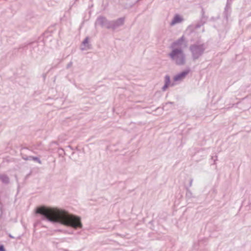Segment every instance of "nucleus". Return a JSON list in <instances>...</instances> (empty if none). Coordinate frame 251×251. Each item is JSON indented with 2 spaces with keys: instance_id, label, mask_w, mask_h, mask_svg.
Instances as JSON below:
<instances>
[{
  "instance_id": "obj_15",
  "label": "nucleus",
  "mask_w": 251,
  "mask_h": 251,
  "mask_svg": "<svg viewBox=\"0 0 251 251\" xmlns=\"http://www.w3.org/2000/svg\"><path fill=\"white\" fill-rule=\"evenodd\" d=\"M205 23L204 22L200 20V21L197 23L195 26V28L197 29L201 27L202 25H203Z\"/></svg>"
},
{
  "instance_id": "obj_3",
  "label": "nucleus",
  "mask_w": 251,
  "mask_h": 251,
  "mask_svg": "<svg viewBox=\"0 0 251 251\" xmlns=\"http://www.w3.org/2000/svg\"><path fill=\"white\" fill-rule=\"evenodd\" d=\"M168 56L177 66H183L186 63V54L182 48L172 49Z\"/></svg>"
},
{
  "instance_id": "obj_32",
  "label": "nucleus",
  "mask_w": 251,
  "mask_h": 251,
  "mask_svg": "<svg viewBox=\"0 0 251 251\" xmlns=\"http://www.w3.org/2000/svg\"><path fill=\"white\" fill-rule=\"evenodd\" d=\"M26 149H27V148H22L21 149V151H23V150H26Z\"/></svg>"
},
{
  "instance_id": "obj_11",
  "label": "nucleus",
  "mask_w": 251,
  "mask_h": 251,
  "mask_svg": "<svg viewBox=\"0 0 251 251\" xmlns=\"http://www.w3.org/2000/svg\"><path fill=\"white\" fill-rule=\"evenodd\" d=\"M185 189L186 191L185 197L187 200H189V199L194 197L192 192L190 190L189 187H188V186L185 187Z\"/></svg>"
},
{
  "instance_id": "obj_19",
  "label": "nucleus",
  "mask_w": 251,
  "mask_h": 251,
  "mask_svg": "<svg viewBox=\"0 0 251 251\" xmlns=\"http://www.w3.org/2000/svg\"><path fill=\"white\" fill-rule=\"evenodd\" d=\"M41 225V222L40 220H37L34 224V226Z\"/></svg>"
},
{
  "instance_id": "obj_28",
  "label": "nucleus",
  "mask_w": 251,
  "mask_h": 251,
  "mask_svg": "<svg viewBox=\"0 0 251 251\" xmlns=\"http://www.w3.org/2000/svg\"><path fill=\"white\" fill-rule=\"evenodd\" d=\"M232 0H227L226 3L231 5Z\"/></svg>"
},
{
  "instance_id": "obj_27",
  "label": "nucleus",
  "mask_w": 251,
  "mask_h": 251,
  "mask_svg": "<svg viewBox=\"0 0 251 251\" xmlns=\"http://www.w3.org/2000/svg\"><path fill=\"white\" fill-rule=\"evenodd\" d=\"M173 102H167V103H166L165 105H163V109H164V107H165V105H167V104H173Z\"/></svg>"
},
{
  "instance_id": "obj_26",
  "label": "nucleus",
  "mask_w": 251,
  "mask_h": 251,
  "mask_svg": "<svg viewBox=\"0 0 251 251\" xmlns=\"http://www.w3.org/2000/svg\"><path fill=\"white\" fill-rule=\"evenodd\" d=\"M215 157L216 158L215 159H214V156H212V157H211V159L214 160V163L215 162L216 160H217V156H216H216H215Z\"/></svg>"
},
{
  "instance_id": "obj_33",
  "label": "nucleus",
  "mask_w": 251,
  "mask_h": 251,
  "mask_svg": "<svg viewBox=\"0 0 251 251\" xmlns=\"http://www.w3.org/2000/svg\"><path fill=\"white\" fill-rule=\"evenodd\" d=\"M56 67V66H52L51 68L50 69V70L51 69H53V68H55Z\"/></svg>"
},
{
  "instance_id": "obj_29",
  "label": "nucleus",
  "mask_w": 251,
  "mask_h": 251,
  "mask_svg": "<svg viewBox=\"0 0 251 251\" xmlns=\"http://www.w3.org/2000/svg\"><path fill=\"white\" fill-rule=\"evenodd\" d=\"M204 13H205V12H204V10L203 9V8H202L201 9V15H204Z\"/></svg>"
},
{
  "instance_id": "obj_17",
  "label": "nucleus",
  "mask_w": 251,
  "mask_h": 251,
  "mask_svg": "<svg viewBox=\"0 0 251 251\" xmlns=\"http://www.w3.org/2000/svg\"><path fill=\"white\" fill-rule=\"evenodd\" d=\"M207 19H208V17L207 16H206L205 15V14L204 15H202L201 16V21L204 22L205 23H206L207 20Z\"/></svg>"
},
{
  "instance_id": "obj_12",
  "label": "nucleus",
  "mask_w": 251,
  "mask_h": 251,
  "mask_svg": "<svg viewBox=\"0 0 251 251\" xmlns=\"http://www.w3.org/2000/svg\"><path fill=\"white\" fill-rule=\"evenodd\" d=\"M0 180L4 184H8L9 182V178L6 175H1L0 176Z\"/></svg>"
},
{
  "instance_id": "obj_13",
  "label": "nucleus",
  "mask_w": 251,
  "mask_h": 251,
  "mask_svg": "<svg viewBox=\"0 0 251 251\" xmlns=\"http://www.w3.org/2000/svg\"><path fill=\"white\" fill-rule=\"evenodd\" d=\"M82 44L86 47V49H90L91 45L89 44V37H86L83 41Z\"/></svg>"
},
{
  "instance_id": "obj_24",
  "label": "nucleus",
  "mask_w": 251,
  "mask_h": 251,
  "mask_svg": "<svg viewBox=\"0 0 251 251\" xmlns=\"http://www.w3.org/2000/svg\"><path fill=\"white\" fill-rule=\"evenodd\" d=\"M193 178H191L190 179V181H189V186L188 187H190L192 186V183H193Z\"/></svg>"
},
{
  "instance_id": "obj_16",
  "label": "nucleus",
  "mask_w": 251,
  "mask_h": 251,
  "mask_svg": "<svg viewBox=\"0 0 251 251\" xmlns=\"http://www.w3.org/2000/svg\"><path fill=\"white\" fill-rule=\"evenodd\" d=\"M32 160L34 161L37 162V163H38L40 164H42V163L40 158H39L38 157H37V156H34V157L32 158Z\"/></svg>"
},
{
  "instance_id": "obj_23",
  "label": "nucleus",
  "mask_w": 251,
  "mask_h": 251,
  "mask_svg": "<svg viewBox=\"0 0 251 251\" xmlns=\"http://www.w3.org/2000/svg\"><path fill=\"white\" fill-rule=\"evenodd\" d=\"M0 251H6L4 246L3 245H0Z\"/></svg>"
},
{
  "instance_id": "obj_7",
  "label": "nucleus",
  "mask_w": 251,
  "mask_h": 251,
  "mask_svg": "<svg viewBox=\"0 0 251 251\" xmlns=\"http://www.w3.org/2000/svg\"><path fill=\"white\" fill-rule=\"evenodd\" d=\"M231 12V4L226 3L223 12L224 18L226 20V21H228V18L230 16Z\"/></svg>"
},
{
  "instance_id": "obj_4",
  "label": "nucleus",
  "mask_w": 251,
  "mask_h": 251,
  "mask_svg": "<svg viewBox=\"0 0 251 251\" xmlns=\"http://www.w3.org/2000/svg\"><path fill=\"white\" fill-rule=\"evenodd\" d=\"M206 48L205 45L204 43L200 44L196 43L191 45L189 47V50L191 52L193 60H197L204 53Z\"/></svg>"
},
{
  "instance_id": "obj_25",
  "label": "nucleus",
  "mask_w": 251,
  "mask_h": 251,
  "mask_svg": "<svg viewBox=\"0 0 251 251\" xmlns=\"http://www.w3.org/2000/svg\"><path fill=\"white\" fill-rule=\"evenodd\" d=\"M72 65V62H70L67 66V68L68 69L71 67Z\"/></svg>"
},
{
  "instance_id": "obj_34",
  "label": "nucleus",
  "mask_w": 251,
  "mask_h": 251,
  "mask_svg": "<svg viewBox=\"0 0 251 251\" xmlns=\"http://www.w3.org/2000/svg\"><path fill=\"white\" fill-rule=\"evenodd\" d=\"M85 49H84V48H81V50H84Z\"/></svg>"
},
{
  "instance_id": "obj_14",
  "label": "nucleus",
  "mask_w": 251,
  "mask_h": 251,
  "mask_svg": "<svg viewBox=\"0 0 251 251\" xmlns=\"http://www.w3.org/2000/svg\"><path fill=\"white\" fill-rule=\"evenodd\" d=\"M165 84L168 85H171L170 77L169 75H166L164 78Z\"/></svg>"
},
{
  "instance_id": "obj_2",
  "label": "nucleus",
  "mask_w": 251,
  "mask_h": 251,
  "mask_svg": "<svg viewBox=\"0 0 251 251\" xmlns=\"http://www.w3.org/2000/svg\"><path fill=\"white\" fill-rule=\"evenodd\" d=\"M125 17H121L116 20L109 21L105 17L100 16L97 17L95 25L96 26L99 25L101 27L115 30L123 26L125 24Z\"/></svg>"
},
{
  "instance_id": "obj_6",
  "label": "nucleus",
  "mask_w": 251,
  "mask_h": 251,
  "mask_svg": "<svg viewBox=\"0 0 251 251\" xmlns=\"http://www.w3.org/2000/svg\"><path fill=\"white\" fill-rule=\"evenodd\" d=\"M38 46V43L36 41L29 43L27 44L21 45L19 47V49L27 50L29 48L30 49V51L32 53V50L37 48Z\"/></svg>"
},
{
  "instance_id": "obj_20",
  "label": "nucleus",
  "mask_w": 251,
  "mask_h": 251,
  "mask_svg": "<svg viewBox=\"0 0 251 251\" xmlns=\"http://www.w3.org/2000/svg\"><path fill=\"white\" fill-rule=\"evenodd\" d=\"M169 86L170 85L164 84V86L162 88V91H165L169 87Z\"/></svg>"
},
{
  "instance_id": "obj_8",
  "label": "nucleus",
  "mask_w": 251,
  "mask_h": 251,
  "mask_svg": "<svg viewBox=\"0 0 251 251\" xmlns=\"http://www.w3.org/2000/svg\"><path fill=\"white\" fill-rule=\"evenodd\" d=\"M184 41V37L182 36L177 40L174 42L171 46L172 49L174 48H181L180 46L182 45V42Z\"/></svg>"
},
{
  "instance_id": "obj_22",
  "label": "nucleus",
  "mask_w": 251,
  "mask_h": 251,
  "mask_svg": "<svg viewBox=\"0 0 251 251\" xmlns=\"http://www.w3.org/2000/svg\"><path fill=\"white\" fill-rule=\"evenodd\" d=\"M34 156H28V157L27 158H25V160H32V158H33Z\"/></svg>"
},
{
  "instance_id": "obj_10",
  "label": "nucleus",
  "mask_w": 251,
  "mask_h": 251,
  "mask_svg": "<svg viewBox=\"0 0 251 251\" xmlns=\"http://www.w3.org/2000/svg\"><path fill=\"white\" fill-rule=\"evenodd\" d=\"M207 244V240L206 239H203L201 240H200L198 242L197 245H195L194 248L197 250H203V248L204 246Z\"/></svg>"
},
{
  "instance_id": "obj_21",
  "label": "nucleus",
  "mask_w": 251,
  "mask_h": 251,
  "mask_svg": "<svg viewBox=\"0 0 251 251\" xmlns=\"http://www.w3.org/2000/svg\"><path fill=\"white\" fill-rule=\"evenodd\" d=\"M21 155L22 156V159L24 160H25V158L28 157V156H27L26 154H24L23 152H21Z\"/></svg>"
},
{
  "instance_id": "obj_5",
  "label": "nucleus",
  "mask_w": 251,
  "mask_h": 251,
  "mask_svg": "<svg viewBox=\"0 0 251 251\" xmlns=\"http://www.w3.org/2000/svg\"><path fill=\"white\" fill-rule=\"evenodd\" d=\"M191 70L189 68L184 70L180 73L176 74L174 77V80L175 81H178L183 79L186 75L190 72Z\"/></svg>"
},
{
  "instance_id": "obj_9",
  "label": "nucleus",
  "mask_w": 251,
  "mask_h": 251,
  "mask_svg": "<svg viewBox=\"0 0 251 251\" xmlns=\"http://www.w3.org/2000/svg\"><path fill=\"white\" fill-rule=\"evenodd\" d=\"M183 20V18L179 15L176 14L170 23L171 25H174L176 24L181 23Z\"/></svg>"
},
{
  "instance_id": "obj_18",
  "label": "nucleus",
  "mask_w": 251,
  "mask_h": 251,
  "mask_svg": "<svg viewBox=\"0 0 251 251\" xmlns=\"http://www.w3.org/2000/svg\"><path fill=\"white\" fill-rule=\"evenodd\" d=\"M58 152H59V155H62L63 154H65L64 150L62 148H59L58 149Z\"/></svg>"
},
{
  "instance_id": "obj_31",
  "label": "nucleus",
  "mask_w": 251,
  "mask_h": 251,
  "mask_svg": "<svg viewBox=\"0 0 251 251\" xmlns=\"http://www.w3.org/2000/svg\"><path fill=\"white\" fill-rule=\"evenodd\" d=\"M9 236L11 238H12V239L14 238V237L12 235H11V234H9Z\"/></svg>"
},
{
  "instance_id": "obj_1",
  "label": "nucleus",
  "mask_w": 251,
  "mask_h": 251,
  "mask_svg": "<svg viewBox=\"0 0 251 251\" xmlns=\"http://www.w3.org/2000/svg\"><path fill=\"white\" fill-rule=\"evenodd\" d=\"M35 212L40 216L41 220L53 224H59L74 229L82 227L80 217L64 209L43 206L37 207Z\"/></svg>"
},
{
  "instance_id": "obj_30",
  "label": "nucleus",
  "mask_w": 251,
  "mask_h": 251,
  "mask_svg": "<svg viewBox=\"0 0 251 251\" xmlns=\"http://www.w3.org/2000/svg\"><path fill=\"white\" fill-rule=\"evenodd\" d=\"M68 148H70L72 150H74V149L73 148V147H71V146H68Z\"/></svg>"
}]
</instances>
